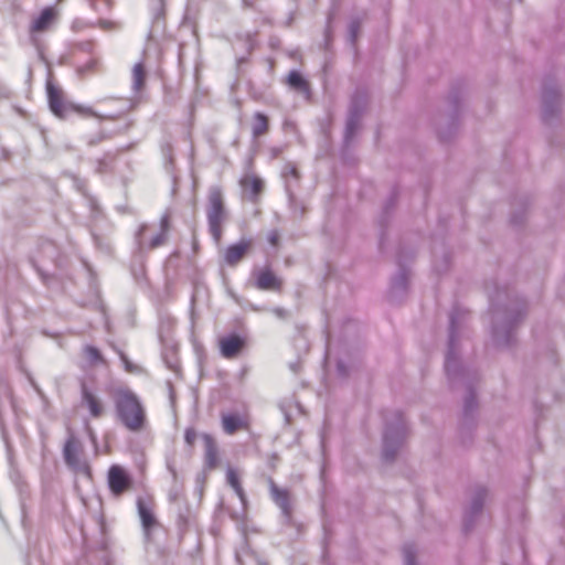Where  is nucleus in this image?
<instances>
[{"label": "nucleus", "mask_w": 565, "mask_h": 565, "mask_svg": "<svg viewBox=\"0 0 565 565\" xmlns=\"http://www.w3.org/2000/svg\"><path fill=\"white\" fill-rule=\"evenodd\" d=\"M489 300L492 315V340L498 347H509L513 342L516 324L526 315V305L523 300L513 299L501 307L499 290L489 295Z\"/></svg>", "instance_id": "1"}, {"label": "nucleus", "mask_w": 565, "mask_h": 565, "mask_svg": "<svg viewBox=\"0 0 565 565\" xmlns=\"http://www.w3.org/2000/svg\"><path fill=\"white\" fill-rule=\"evenodd\" d=\"M113 401L118 420L130 431L143 428L147 417L145 407L138 395L128 387H117L113 392Z\"/></svg>", "instance_id": "2"}, {"label": "nucleus", "mask_w": 565, "mask_h": 565, "mask_svg": "<svg viewBox=\"0 0 565 565\" xmlns=\"http://www.w3.org/2000/svg\"><path fill=\"white\" fill-rule=\"evenodd\" d=\"M468 311L462 308L454 307L449 315L448 348L445 359V372L449 383L455 386L457 380L465 377V370L458 361V339L459 329L466 321Z\"/></svg>", "instance_id": "3"}, {"label": "nucleus", "mask_w": 565, "mask_h": 565, "mask_svg": "<svg viewBox=\"0 0 565 565\" xmlns=\"http://www.w3.org/2000/svg\"><path fill=\"white\" fill-rule=\"evenodd\" d=\"M384 422L382 457L386 462H391L405 440L406 424L403 414L398 411L387 412L384 415Z\"/></svg>", "instance_id": "4"}, {"label": "nucleus", "mask_w": 565, "mask_h": 565, "mask_svg": "<svg viewBox=\"0 0 565 565\" xmlns=\"http://www.w3.org/2000/svg\"><path fill=\"white\" fill-rule=\"evenodd\" d=\"M206 220L209 232L215 243H220L223 235V225L228 218L224 194L220 185H212L207 191Z\"/></svg>", "instance_id": "5"}, {"label": "nucleus", "mask_w": 565, "mask_h": 565, "mask_svg": "<svg viewBox=\"0 0 565 565\" xmlns=\"http://www.w3.org/2000/svg\"><path fill=\"white\" fill-rule=\"evenodd\" d=\"M170 230V216L168 213L160 218L159 230L148 224H141L135 235V241L140 252L153 249L163 245Z\"/></svg>", "instance_id": "6"}, {"label": "nucleus", "mask_w": 565, "mask_h": 565, "mask_svg": "<svg viewBox=\"0 0 565 565\" xmlns=\"http://www.w3.org/2000/svg\"><path fill=\"white\" fill-rule=\"evenodd\" d=\"M46 93L50 109L58 118L64 119L72 111L98 118L102 117L98 114H96L90 107L65 103L63 100L61 89L57 86H55L51 81H47L46 83Z\"/></svg>", "instance_id": "7"}, {"label": "nucleus", "mask_w": 565, "mask_h": 565, "mask_svg": "<svg viewBox=\"0 0 565 565\" xmlns=\"http://www.w3.org/2000/svg\"><path fill=\"white\" fill-rule=\"evenodd\" d=\"M559 92L552 79L543 84L542 90V118L550 124L559 113Z\"/></svg>", "instance_id": "8"}, {"label": "nucleus", "mask_w": 565, "mask_h": 565, "mask_svg": "<svg viewBox=\"0 0 565 565\" xmlns=\"http://www.w3.org/2000/svg\"><path fill=\"white\" fill-rule=\"evenodd\" d=\"M270 498L280 509L285 523H290L292 519V504L290 492L287 489L279 488L273 479H269Z\"/></svg>", "instance_id": "9"}, {"label": "nucleus", "mask_w": 565, "mask_h": 565, "mask_svg": "<svg viewBox=\"0 0 565 565\" xmlns=\"http://www.w3.org/2000/svg\"><path fill=\"white\" fill-rule=\"evenodd\" d=\"M79 441L73 436L68 437L63 448L65 463L75 471L87 472L88 466L79 459Z\"/></svg>", "instance_id": "10"}, {"label": "nucleus", "mask_w": 565, "mask_h": 565, "mask_svg": "<svg viewBox=\"0 0 565 565\" xmlns=\"http://www.w3.org/2000/svg\"><path fill=\"white\" fill-rule=\"evenodd\" d=\"M108 487L114 495L122 494L130 486L131 479L126 470L118 466L113 465L108 470Z\"/></svg>", "instance_id": "11"}, {"label": "nucleus", "mask_w": 565, "mask_h": 565, "mask_svg": "<svg viewBox=\"0 0 565 565\" xmlns=\"http://www.w3.org/2000/svg\"><path fill=\"white\" fill-rule=\"evenodd\" d=\"M486 497L487 489L484 487L479 486L475 489L470 504L465 513V531H469L472 527L475 519L481 513Z\"/></svg>", "instance_id": "12"}, {"label": "nucleus", "mask_w": 565, "mask_h": 565, "mask_svg": "<svg viewBox=\"0 0 565 565\" xmlns=\"http://www.w3.org/2000/svg\"><path fill=\"white\" fill-rule=\"evenodd\" d=\"M56 19V11L53 7L44 8L40 14L34 18L30 24V34L34 41V33L47 31Z\"/></svg>", "instance_id": "13"}, {"label": "nucleus", "mask_w": 565, "mask_h": 565, "mask_svg": "<svg viewBox=\"0 0 565 565\" xmlns=\"http://www.w3.org/2000/svg\"><path fill=\"white\" fill-rule=\"evenodd\" d=\"M218 343L222 356L233 359L237 356L244 348L245 340L241 335L232 333L221 338Z\"/></svg>", "instance_id": "14"}, {"label": "nucleus", "mask_w": 565, "mask_h": 565, "mask_svg": "<svg viewBox=\"0 0 565 565\" xmlns=\"http://www.w3.org/2000/svg\"><path fill=\"white\" fill-rule=\"evenodd\" d=\"M255 287L259 290H280V279L268 268L254 271Z\"/></svg>", "instance_id": "15"}, {"label": "nucleus", "mask_w": 565, "mask_h": 565, "mask_svg": "<svg viewBox=\"0 0 565 565\" xmlns=\"http://www.w3.org/2000/svg\"><path fill=\"white\" fill-rule=\"evenodd\" d=\"M82 404L87 407L89 414L94 418H99L104 413V406L97 395H95L85 383L81 387Z\"/></svg>", "instance_id": "16"}, {"label": "nucleus", "mask_w": 565, "mask_h": 565, "mask_svg": "<svg viewBox=\"0 0 565 565\" xmlns=\"http://www.w3.org/2000/svg\"><path fill=\"white\" fill-rule=\"evenodd\" d=\"M250 245L249 239H241L238 243L230 245L224 253V262L228 266H235L244 258Z\"/></svg>", "instance_id": "17"}, {"label": "nucleus", "mask_w": 565, "mask_h": 565, "mask_svg": "<svg viewBox=\"0 0 565 565\" xmlns=\"http://www.w3.org/2000/svg\"><path fill=\"white\" fill-rule=\"evenodd\" d=\"M399 269L391 281V295L392 297L403 296L407 290L408 285V271L403 266L401 258L398 259Z\"/></svg>", "instance_id": "18"}, {"label": "nucleus", "mask_w": 565, "mask_h": 565, "mask_svg": "<svg viewBox=\"0 0 565 565\" xmlns=\"http://www.w3.org/2000/svg\"><path fill=\"white\" fill-rule=\"evenodd\" d=\"M137 509L143 532L146 536H149L151 529L157 524L156 516L142 498L137 499Z\"/></svg>", "instance_id": "19"}, {"label": "nucleus", "mask_w": 565, "mask_h": 565, "mask_svg": "<svg viewBox=\"0 0 565 565\" xmlns=\"http://www.w3.org/2000/svg\"><path fill=\"white\" fill-rule=\"evenodd\" d=\"M222 427L227 435H233L247 427V419L236 413L222 414Z\"/></svg>", "instance_id": "20"}, {"label": "nucleus", "mask_w": 565, "mask_h": 565, "mask_svg": "<svg viewBox=\"0 0 565 565\" xmlns=\"http://www.w3.org/2000/svg\"><path fill=\"white\" fill-rule=\"evenodd\" d=\"M202 439L204 441V463L205 468L214 469L217 466V447L213 437L209 434H203Z\"/></svg>", "instance_id": "21"}, {"label": "nucleus", "mask_w": 565, "mask_h": 565, "mask_svg": "<svg viewBox=\"0 0 565 565\" xmlns=\"http://www.w3.org/2000/svg\"><path fill=\"white\" fill-rule=\"evenodd\" d=\"M241 185L247 192L248 200L255 202L263 191V180L256 175H246L241 180Z\"/></svg>", "instance_id": "22"}, {"label": "nucleus", "mask_w": 565, "mask_h": 565, "mask_svg": "<svg viewBox=\"0 0 565 565\" xmlns=\"http://www.w3.org/2000/svg\"><path fill=\"white\" fill-rule=\"evenodd\" d=\"M287 83L291 88L302 93L307 97L310 96L309 83L303 78V76L298 71H291L288 74Z\"/></svg>", "instance_id": "23"}, {"label": "nucleus", "mask_w": 565, "mask_h": 565, "mask_svg": "<svg viewBox=\"0 0 565 565\" xmlns=\"http://www.w3.org/2000/svg\"><path fill=\"white\" fill-rule=\"evenodd\" d=\"M146 76L147 73L143 64L141 62L136 63L131 72V88L134 93H139L143 88Z\"/></svg>", "instance_id": "24"}, {"label": "nucleus", "mask_w": 565, "mask_h": 565, "mask_svg": "<svg viewBox=\"0 0 565 565\" xmlns=\"http://www.w3.org/2000/svg\"><path fill=\"white\" fill-rule=\"evenodd\" d=\"M367 103V94L363 89H356L352 95L349 111L362 116Z\"/></svg>", "instance_id": "25"}, {"label": "nucleus", "mask_w": 565, "mask_h": 565, "mask_svg": "<svg viewBox=\"0 0 565 565\" xmlns=\"http://www.w3.org/2000/svg\"><path fill=\"white\" fill-rule=\"evenodd\" d=\"M361 115L356 113L349 111L347 124H345V132H344V141L345 143H350L353 139L359 126H360Z\"/></svg>", "instance_id": "26"}, {"label": "nucleus", "mask_w": 565, "mask_h": 565, "mask_svg": "<svg viewBox=\"0 0 565 565\" xmlns=\"http://www.w3.org/2000/svg\"><path fill=\"white\" fill-rule=\"evenodd\" d=\"M268 130V119L262 113H256L254 115V122L252 127L253 136L258 138L263 136Z\"/></svg>", "instance_id": "27"}, {"label": "nucleus", "mask_w": 565, "mask_h": 565, "mask_svg": "<svg viewBox=\"0 0 565 565\" xmlns=\"http://www.w3.org/2000/svg\"><path fill=\"white\" fill-rule=\"evenodd\" d=\"M226 480H227V483L233 488V490L235 491L237 497L241 499V501L244 503L245 502V493L241 486L238 476L234 469H232V468L227 469Z\"/></svg>", "instance_id": "28"}, {"label": "nucleus", "mask_w": 565, "mask_h": 565, "mask_svg": "<svg viewBox=\"0 0 565 565\" xmlns=\"http://www.w3.org/2000/svg\"><path fill=\"white\" fill-rule=\"evenodd\" d=\"M166 0H149V8L154 21H159L164 15Z\"/></svg>", "instance_id": "29"}, {"label": "nucleus", "mask_w": 565, "mask_h": 565, "mask_svg": "<svg viewBox=\"0 0 565 565\" xmlns=\"http://www.w3.org/2000/svg\"><path fill=\"white\" fill-rule=\"evenodd\" d=\"M476 407H477L476 395L472 392V390L470 388V386H468V395L466 396L465 404H463L465 416H470L475 412Z\"/></svg>", "instance_id": "30"}, {"label": "nucleus", "mask_w": 565, "mask_h": 565, "mask_svg": "<svg viewBox=\"0 0 565 565\" xmlns=\"http://www.w3.org/2000/svg\"><path fill=\"white\" fill-rule=\"evenodd\" d=\"M416 548L414 544L407 543L403 546L404 565H416Z\"/></svg>", "instance_id": "31"}, {"label": "nucleus", "mask_w": 565, "mask_h": 565, "mask_svg": "<svg viewBox=\"0 0 565 565\" xmlns=\"http://www.w3.org/2000/svg\"><path fill=\"white\" fill-rule=\"evenodd\" d=\"M361 28V21L358 18H354L349 23V40L352 44L355 43Z\"/></svg>", "instance_id": "32"}, {"label": "nucleus", "mask_w": 565, "mask_h": 565, "mask_svg": "<svg viewBox=\"0 0 565 565\" xmlns=\"http://www.w3.org/2000/svg\"><path fill=\"white\" fill-rule=\"evenodd\" d=\"M84 354H85V358L90 363H97V362L102 361V354H100L99 350L93 345H86L84 348Z\"/></svg>", "instance_id": "33"}, {"label": "nucleus", "mask_w": 565, "mask_h": 565, "mask_svg": "<svg viewBox=\"0 0 565 565\" xmlns=\"http://www.w3.org/2000/svg\"><path fill=\"white\" fill-rule=\"evenodd\" d=\"M86 1L89 3V7L96 12L103 11V9L99 6V2L103 4L105 10H110V8L113 6L111 0H86Z\"/></svg>", "instance_id": "34"}, {"label": "nucleus", "mask_w": 565, "mask_h": 565, "mask_svg": "<svg viewBox=\"0 0 565 565\" xmlns=\"http://www.w3.org/2000/svg\"><path fill=\"white\" fill-rule=\"evenodd\" d=\"M96 25L99 26L104 31H110V30L119 29V23L118 22H115V21H111V20H107V19H98L97 22L95 23V26Z\"/></svg>", "instance_id": "35"}, {"label": "nucleus", "mask_w": 565, "mask_h": 565, "mask_svg": "<svg viewBox=\"0 0 565 565\" xmlns=\"http://www.w3.org/2000/svg\"><path fill=\"white\" fill-rule=\"evenodd\" d=\"M95 26V23L94 22H87L83 19H75L72 23V30L73 31H82L86 28H94Z\"/></svg>", "instance_id": "36"}, {"label": "nucleus", "mask_w": 565, "mask_h": 565, "mask_svg": "<svg viewBox=\"0 0 565 565\" xmlns=\"http://www.w3.org/2000/svg\"><path fill=\"white\" fill-rule=\"evenodd\" d=\"M97 64H98V61L93 57L88 62H86L84 65L78 67V72L82 74L93 72L94 70H96Z\"/></svg>", "instance_id": "37"}, {"label": "nucleus", "mask_w": 565, "mask_h": 565, "mask_svg": "<svg viewBox=\"0 0 565 565\" xmlns=\"http://www.w3.org/2000/svg\"><path fill=\"white\" fill-rule=\"evenodd\" d=\"M282 174L285 178L291 177L295 180H298V178H299L297 168L290 163L285 166Z\"/></svg>", "instance_id": "38"}, {"label": "nucleus", "mask_w": 565, "mask_h": 565, "mask_svg": "<svg viewBox=\"0 0 565 565\" xmlns=\"http://www.w3.org/2000/svg\"><path fill=\"white\" fill-rule=\"evenodd\" d=\"M184 439L188 445L192 446L196 439V431L193 428H186Z\"/></svg>", "instance_id": "39"}, {"label": "nucleus", "mask_w": 565, "mask_h": 565, "mask_svg": "<svg viewBox=\"0 0 565 565\" xmlns=\"http://www.w3.org/2000/svg\"><path fill=\"white\" fill-rule=\"evenodd\" d=\"M279 232L277 230H271L267 235V241L270 245L277 246L279 243Z\"/></svg>", "instance_id": "40"}, {"label": "nucleus", "mask_w": 565, "mask_h": 565, "mask_svg": "<svg viewBox=\"0 0 565 565\" xmlns=\"http://www.w3.org/2000/svg\"><path fill=\"white\" fill-rule=\"evenodd\" d=\"M337 371H338V374L342 377H345L348 375V370H347V366L345 364L342 362V361H339L338 364H337Z\"/></svg>", "instance_id": "41"}, {"label": "nucleus", "mask_w": 565, "mask_h": 565, "mask_svg": "<svg viewBox=\"0 0 565 565\" xmlns=\"http://www.w3.org/2000/svg\"><path fill=\"white\" fill-rule=\"evenodd\" d=\"M271 311L280 319H285L287 317V311L284 308L276 307Z\"/></svg>", "instance_id": "42"}, {"label": "nucleus", "mask_w": 565, "mask_h": 565, "mask_svg": "<svg viewBox=\"0 0 565 565\" xmlns=\"http://www.w3.org/2000/svg\"><path fill=\"white\" fill-rule=\"evenodd\" d=\"M166 359V363L168 365V367L172 371H177L178 369V362L175 360H168L167 358Z\"/></svg>", "instance_id": "43"}, {"label": "nucleus", "mask_w": 565, "mask_h": 565, "mask_svg": "<svg viewBox=\"0 0 565 565\" xmlns=\"http://www.w3.org/2000/svg\"><path fill=\"white\" fill-rule=\"evenodd\" d=\"M168 469L169 471L171 472L172 477L175 479L177 478V471L175 469L173 468L172 465L168 463Z\"/></svg>", "instance_id": "44"}, {"label": "nucleus", "mask_w": 565, "mask_h": 565, "mask_svg": "<svg viewBox=\"0 0 565 565\" xmlns=\"http://www.w3.org/2000/svg\"><path fill=\"white\" fill-rule=\"evenodd\" d=\"M121 359H122V361H124V363H125V365H126V369H127L128 371H130V370H131V369H130V363H129V361L127 360V358L122 354V355H121Z\"/></svg>", "instance_id": "45"}, {"label": "nucleus", "mask_w": 565, "mask_h": 565, "mask_svg": "<svg viewBox=\"0 0 565 565\" xmlns=\"http://www.w3.org/2000/svg\"><path fill=\"white\" fill-rule=\"evenodd\" d=\"M394 201H395V194H392V196L390 198L388 205H393Z\"/></svg>", "instance_id": "46"}, {"label": "nucleus", "mask_w": 565, "mask_h": 565, "mask_svg": "<svg viewBox=\"0 0 565 565\" xmlns=\"http://www.w3.org/2000/svg\"><path fill=\"white\" fill-rule=\"evenodd\" d=\"M450 98H451V103H454V104L457 103V96H451Z\"/></svg>", "instance_id": "47"}, {"label": "nucleus", "mask_w": 565, "mask_h": 565, "mask_svg": "<svg viewBox=\"0 0 565 565\" xmlns=\"http://www.w3.org/2000/svg\"><path fill=\"white\" fill-rule=\"evenodd\" d=\"M286 190H287L288 193H290V185H289L288 182L286 183Z\"/></svg>", "instance_id": "48"}, {"label": "nucleus", "mask_w": 565, "mask_h": 565, "mask_svg": "<svg viewBox=\"0 0 565 565\" xmlns=\"http://www.w3.org/2000/svg\"><path fill=\"white\" fill-rule=\"evenodd\" d=\"M97 141H98V140H94V139H92V140H89V145H95Z\"/></svg>", "instance_id": "49"}, {"label": "nucleus", "mask_w": 565, "mask_h": 565, "mask_svg": "<svg viewBox=\"0 0 565 565\" xmlns=\"http://www.w3.org/2000/svg\"><path fill=\"white\" fill-rule=\"evenodd\" d=\"M46 247H47V248H53L54 246H53V244L47 243Z\"/></svg>", "instance_id": "50"}, {"label": "nucleus", "mask_w": 565, "mask_h": 565, "mask_svg": "<svg viewBox=\"0 0 565 565\" xmlns=\"http://www.w3.org/2000/svg\"><path fill=\"white\" fill-rule=\"evenodd\" d=\"M259 565H267L266 563H259Z\"/></svg>", "instance_id": "51"}]
</instances>
